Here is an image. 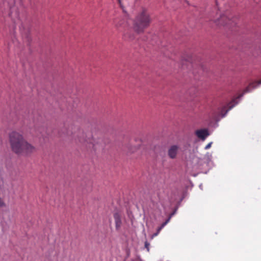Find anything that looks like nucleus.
Returning <instances> with one entry per match:
<instances>
[{"label":"nucleus","instance_id":"nucleus-12","mask_svg":"<svg viewBox=\"0 0 261 261\" xmlns=\"http://www.w3.org/2000/svg\"><path fill=\"white\" fill-rule=\"evenodd\" d=\"M6 204L4 201L0 198V207H5Z\"/></svg>","mask_w":261,"mask_h":261},{"label":"nucleus","instance_id":"nucleus-14","mask_svg":"<svg viewBox=\"0 0 261 261\" xmlns=\"http://www.w3.org/2000/svg\"><path fill=\"white\" fill-rule=\"evenodd\" d=\"M149 243H148L147 242H145V248L147 249V251H148L149 249Z\"/></svg>","mask_w":261,"mask_h":261},{"label":"nucleus","instance_id":"nucleus-1","mask_svg":"<svg viewBox=\"0 0 261 261\" xmlns=\"http://www.w3.org/2000/svg\"><path fill=\"white\" fill-rule=\"evenodd\" d=\"M10 143L12 150L18 154L29 155L36 151V148L28 143L22 135L17 132L10 134Z\"/></svg>","mask_w":261,"mask_h":261},{"label":"nucleus","instance_id":"nucleus-2","mask_svg":"<svg viewBox=\"0 0 261 261\" xmlns=\"http://www.w3.org/2000/svg\"><path fill=\"white\" fill-rule=\"evenodd\" d=\"M151 22L150 15L145 9H143L141 12L136 16L134 21V29L138 33L143 32Z\"/></svg>","mask_w":261,"mask_h":261},{"label":"nucleus","instance_id":"nucleus-5","mask_svg":"<svg viewBox=\"0 0 261 261\" xmlns=\"http://www.w3.org/2000/svg\"><path fill=\"white\" fill-rule=\"evenodd\" d=\"M195 133L197 137L203 141L209 135L208 130L205 129L197 130Z\"/></svg>","mask_w":261,"mask_h":261},{"label":"nucleus","instance_id":"nucleus-11","mask_svg":"<svg viewBox=\"0 0 261 261\" xmlns=\"http://www.w3.org/2000/svg\"><path fill=\"white\" fill-rule=\"evenodd\" d=\"M124 22V21L123 20H122L120 21V22H118V23H117L116 24V27L117 28H119L121 27Z\"/></svg>","mask_w":261,"mask_h":261},{"label":"nucleus","instance_id":"nucleus-13","mask_svg":"<svg viewBox=\"0 0 261 261\" xmlns=\"http://www.w3.org/2000/svg\"><path fill=\"white\" fill-rule=\"evenodd\" d=\"M130 261H142L139 257H135L132 258Z\"/></svg>","mask_w":261,"mask_h":261},{"label":"nucleus","instance_id":"nucleus-10","mask_svg":"<svg viewBox=\"0 0 261 261\" xmlns=\"http://www.w3.org/2000/svg\"><path fill=\"white\" fill-rule=\"evenodd\" d=\"M169 220H167L166 221H165V222H164L162 225L161 226H160L157 229V232H158L159 233L160 232V231L163 229V228L167 224V223H168Z\"/></svg>","mask_w":261,"mask_h":261},{"label":"nucleus","instance_id":"nucleus-9","mask_svg":"<svg viewBox=\"0 0 261 261\" xmlns=\"http://www.w3.org/2000/svg\"><path fill=\"white\" fill-rule=\"evenodd\" d=\"M234 101V100H233L232 102H231L228 105V106L229 107L228 109L225 111V113L224 114H222L223 117L225 116V115L226 114V113H227V112L229 110H231L234 107V105H232V103Z\"/></svg>","mask_w":261,"mask_h":261},{"label":"nucleus","instance_id":"nucleus-7","mask_svg":"<svg viewBox=\"0 0 261 261\" xmlns=\"http://www.w3.org/2000/svg\"><path fill=\"white\" fill-rule=\"evenodd\" d=\"M114 217L115 219L116 227V228H118L121 226V218H120L119 214H118L117 213L114 214Z\"/></svg>","mask_w":261,"mask_h":261},{"label":"nucleus","instance_id":"nucleus-6","mask_svg":"<svg viewBox=\"0 0 261 261\" xmlns=\"http://www.w3.org/2000/svg\"><path fill=\"white\" fill-rule=\"evenodd\" d=\"M261 84V80L258 81L254 82L249 84V85L246 88L245 92H249L251 89L255 88L258 85Z\"/></svg>","mask_w":261,"mask_h":261},{"label":"nucleus","instance_id":"nucleus-17","mask_svg":"<svg viewBox=\"0 0 261 261\" xmlns=\"http://www.w3.org/2000/svg\"><path fill=\"white\" fill-rule=\"evenodd\" d=\"M225 109H226V108H225V107H224V108L222 109V113H223V112L224 111H225Z\"/></svg>","mask_w":261,"mask_h":261},{"label":"nucleus","instance_id":"nucleus-18","mask_svg":"<svg viewBox=\"0 0 261 261\" xmlns=\"http://www.w3.org/2000/svg\"><path fill=\"white\" fill-rule=\"evenodd\" d=\"M79 142H81V143H83L84 142V141L80 139V140H79Z\"/></svg>","mask_w":261,"mask_h":261},{"label":"nucleus","instance_id":"nucleus-19","mask_svg":"<svg viewBox=\"0 0 261 261\" xmlns=\"http://www.w3.org/2000/svg\"><path fill=\"white\" fill-rule=\"evenodd\" d=\"M82 137H84L85 135H84V134L83 133H82Z\"/></svg>","mask_w":261,"mask_h":261},{"label":"nucleus","instance_id":"nucleus-16","mask_svg":"<svg viewBox=\"0 0 261 261\" xmlns=\"http://www.w3.org/2000/svg\"><path fill=\"white\" fill-rule=\"evenodd\" d=\"M159 233L158 232H157V231H156V233H153V234L152 235L151 238L152 239V238H153L154 237H155L157 236L158 235V234H159Z\"/></svg>","mask_w":261,"mask_h":261},{"label":"nucleus","instance_id":"nucleus-3","mask_svg":"<svg viewBox=\"0 0 261 261\" xmlns=\"http://www.w3.org/2000/svg\"><path fill=\"white\" fill-rule=\"evenodd\" d=\"M179 149V147L177 145H172L171 146L168 152V154L170 158L171 159H175L177 153L178 152Z\"/></svg>","mask_w":261,"mask_h":261},{"label":"nucleus","instance_id":"nucleus-15","mask_svg":"<svg viewBox=\"0 0 261 261\" xmlns=\"http://www.w3.org/2000/svg\"><path fill=\"white\" fill-rule=\"evenodd\" d=\"M212 144V142H210V143H209L208 144H207L205 146V149H209V148L211 147Z\"/></svg>","mask_w":261,"mask_h":261},{"label":"nucleus","instance_id":"nucleus-4","mask_svg":"<svg viewBox=\"0 0 261 261\" xmlns=\"http://www.w3.org/2000/svg\"><path fill=\"white\" fill-rule=\"evenodd\" d=\"M231 20L225 15H222L218 19L216 22L220 25H231Z\"/></svg>","mask_w":261,"mask_h":261},{"label":"nucleus","instance_id":"nucleus-8","mask_svg":"<svg viewBox=\"0 0 261 261\" xmlns=\"http://www.w3.org/2000/svg\"><path fill=\"white\" fill-rule=\"evenodd\" d=\"M127 148L128 149V152L130 153H132L136 151L138 148L139 146H132V145H128L127 146Z\"/></svg>","mask_w":261,"mask_h":261}]
</instances>
